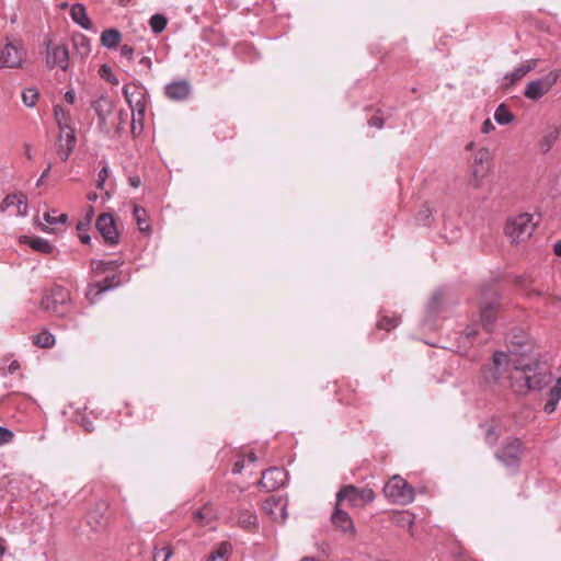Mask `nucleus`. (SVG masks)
Segmentation results:
<instances>
[{
    "instance_id": "nucleus-42",
    "label": "nucleus",
    "mask_w": 561,
    "mask_h": 561,
    "mask_svg": "<svg viewBox=\"0 0 561 561\" xmlns=\"http://www.w3.org/2000/svg\"><path fill=\"white\" fill-rule=\"evenodd\" d=\"M99 75L102 79L112 83L113 85H117L119 83L117 77L113 73L112 69L107 65H102L99 69Z\"/></svg>"
},
{
    "instance_id": "nucleus-48",
    "label": "nucleus",
    "mask_w": 561,
    "mask_h": 561,
    "mask_svg": "<svg viewBox=\"0 0 561 561\" xmlns=\"http://www.w3.org/2000/svg\"><path fill=\"white\" fill-rule=\"evenodd\" d=\"M367 124L370 127H376L378 129H381L385 126V119L379 115H374L373 117H370L368 119Z\"/></svg>"
},
{
    "instance_id": "nucleus-34",
    "label": "nucleus",
    "mask_w": 561,
    "mask_h": 561,
    "mask_svg": "<svg viewBox=\"0 0 561 561\" xmlns=\"http://www.w3.org/2000/svg\"><path fill=\"white\" fill-rule=\"evenodd\" d=\"M494 119L500 125H507L514 119V115L505 104H500L495 110Z\"/></svg>"
},
{
    "instance_id": "nucleus-47",
    "label": "nucleus",
    "mask_w": 561,
    "mask_h": 561,
    "mask_svg": "<svg viewBox=\"0 0 561 561\" xmlns=\"http://www.w3.org/2000/svg\"><path fill=\"white\" fill-rule=\"evenodd\" d=\"M432 213L427 207L421 209L416 215V220L423 226L430 225Z\"/></svg>"
},
{
    "instance_id": "nucleus-63",
    "label": "nucleus",
    "mask_w": 561,
    "mask_h": 561,
    "mask_svg": "<svg viewBox=\"0 0 561 561\" xmlns=\"http://www.w3.org/2000/svg\"><path fill=\"white\" fill-rule=\"evenodd\" d=\"M85 432L91 433L94 430L92 422H87L83 424Z\"/></svg>"
},
{
    "instance_id": "nucleus-14",
    "label": "nucleus",
    "mask_w": 561,
    "mask_h": 561,
    "mask_svg": "<svg viewBox=\"0 0 561 561\" xmlns=\"http://www.w3.org/2000/svg\"><path fill=\"white\" fill-rule=\"evenodd\" d=\"M96 229L102 234L106 244L114 245L118 243L119 233L112 215L101 214L96 220Z\"/></svg>"
},
{
    "instance_id": "nucleus-29",
    "label": "nucleus",
    "mask_w": 561,
    "mask_h": 561,
    "mask_svg": "<svg viewBox=\"0 0 561 561\" xmlns=\"http://www.w3.org/2000/svg\"><path fill=\"white\" fill-rule=\"evenodd\" d=\"M55 343V336L46 329L33 336V344L41 348H50Z\"/></svg>"
},
{
    "instance_id": "nucleus-32",
    "label": "nucleus",
    "mask_w": 561,
    "mask_h": 561,
    "mask_svg": "<svg viewBox=\"0 0 561 561\" xmlns=\"http://www.w3.org/2000/svg\"><path fill=\"white\" fill-rule=\"evenodd\" d=\"M215 518V512L210 505H205L194 513V520L201 526L208 525Z\"/></svg>"
},
{
    "instance_id": "nucleus-9",
    "label": "nucleus",
    "mask_w": 561,
    "mask_h": 561,
    "mask_svg": "<svg viewBox=\"0 0 561 561\" xmlns=\"http://www.w3.org/2000/svg\"><path fill=\"white\" fill-rule=\"evenodd\" d=\"M522 445L519 438L508 437L495 453V458L505 467L516 470L520 462Z\"/></svg>"
},
{
    "instance_id": "nucleus-37",
    "label": "nucleus",
    "mask_w": 561,
    "mask_h": 561,
    "mask_svg": "<svg viewBox=\"0 0 561 561\" xmlns=\"http://www.w3.org/2000/svg\"><path fill=\"white\" fill-rule=\"evenodd\" d=\"M482 426L485 428V432H484L485 444H488L491 447L494 446L501 436L499 426L493 425V424H485Z\"/></svg>"
},
{
    "instance_id": "nucleus-13",
    "label": "nucleus",
    "mask_w": 561,
    "mask_h": 561,
    "mask_svg": "<svg viewBox=\"0 0 561 561\" xmlns=\"http://www.w3.org/2000/svg\"><path fill=\"white\" fill-rule=\"evenodd\" d=\"M46 64L49 68L58 67L67 70L69 66V51L65 45L53 44L47 45Z\"/></svg>"
},
{
    "instance_id": "nucleus-45",
    "label": "nucleus",
    "mask_w": 561,
    "mask_h": 561,
    "mask_svg": "<svg viewBox=\"0 0 561 561\" xmlns=\"http://www.w3.org/2000/svg\"><path fill=\"white\" fill-rule=\"evenodd\" d=\"M107 510V505L105 503H100L96 505V510L92 513H90L89 515V518H90V523H92V520L96 524V526H102V520H101V513L105 512Z\"/></svg>"
},
{
    "instance_id": "nucleus-35",
    "label": "nucleus",
    "mask_w": 561,
    "mask_h": 561,
    "mask_svg": "<svg viewBox=\"0 0 561 561\" xmlns=\"http://www.w3.org/2000/svg\"><path fill=\"white\" fill-rule=\"evenodd\" d=\"M27 243L33 250L41 253L49 254L54 250L53 245L47 240L42 238L27 239Z\"/></svg>"
},
{
    "instance_id": "nucleus-58",
    "label": "nucleus",
    "mask_w": 561,
    "mask_h": 561,
    "mask_svg": "<svg viewBox=\"0 0 561 561\" xmlns=\"http://www.w3.org/2000/svg\"><path fill=\"white\" fill-rule=\"evenodd\" d=\"M19 368H20V364H19V362L13 360V362L9 365L8 370H9V373H10V374H13V373H14V371H16Z\"/></svg>"
},
{
    "instance_id": "nucleus-43",
    "label": "nucleus",
    "mask_w": 561,
    "mask_h": 561,
    "mask_svg": "<svg viewBox=\"0 0 561 561\" xmlns=\"http://www.w3.org/2000/svg\"><path fill=\"white\" fill-rule=\"evenodd\" d=\"M490 160H491V153H490L489 149L480 148L474 156L473 164L489 165Z\"/></svg>"
},
{
    "instance_id": "nucleus-60",
    "label": "nucleus",
    "mask_w": 561,
    "mask_h": 561,
    "mask_svg": "<svg viewBox=\"0 0 561 561\" xmlns=\"http://www.w3.org/2000/svg\"><path fill=\"white\" fill-rule=\"evenodd\" d=\"M553 252L561 257V240L557 241L553 245Z\"/></svg>"
},
{
    "instance_id": "nucleus-46",
    "label": "nucleus",
    "mask_w": 561,
    "mask_h": 561,
    "mask_svg": "<svg viewBox=\"0 0 561 561\" xmlns=\"http://www.w3.org/2000/svg\"><path fill=\"white\" fill-rule=\"evenodd\" d=\"M558 136H559V130L554 129L543 137L542 148L545 151H548L551 148L553 142L557 140Z\"/></svg>"
},
{
    "instance_id": "nucleus-28",
    "label": "nucleus",
    "mask_w": 561,
    "mask_h": 561,
    "mask_svg": "<svg viewBox=\"0 0 561 561\" xmlns=\"http://www.w3.org/2000/svg\"><path fill=\"white\" fill-rule=\"evenodd\" d=\"M92 108L95 111L100 122H105L107 115L112 111L111 101L107 98L101 96L92 102Z\"/></svg>"
},
{
    "instance_id": "nucleus-39",
    "label": "nucleus",
    "mask_w": 561,
    "mask_h": 561,
    "mask_svg": "<svg viewBox=\"0 0 561 561\" xmlns=\"http://www.w3.org/2000/svg\"><path fill=\"white\" fill-rule=\"evenodd\" d=\"M149 24L151 30L159 34L167 27L168 20L162 14H154L150 18Z\"/></svg>"
},
{
    "instance_id": "nucleus-56",
    "label": "nucleus",
    "mask_w": 561,
    "mask_h": 561,
    "mask_svg": "<svg viewBox=\"0 0 561 561\" xmlns=\"http://www.w3.org/2000/svg\"><path fill=\"white\" fill-rule=\"evenodd\" d=\"M128 182L134 188H138L141 185V180L139 176H130Z\"/></svg>"
},
{
    "instance_id": "nucleus-2",
    "label": "nucleus",
    "mask_w": 561,
    "mask_h": 561,
    "mask_svg": "<svg viewBox=\"0 0 561 561\" xmlns=\"http://www.w3.org/2000/svg\"><path fill=\"white\" fill-rule=\"evenodd\" d=\"M511 369V357L502 351H496L490 363L481 367V383L485 387L502 386Z\"/></svg>"
},
{
    "instance_id": "nucleus-24",
    "label": "nucleus",
    "mask_w": 561,
    "mask_h": 561,
    "mask_svg": "<svg viewBox=\"0 0 561 561\" xmlns=\"http://www.w3.org/2000/svg\"><path fill=\"white\" fill-rule=\"evenodd\" d=\"M72 45L81 58H85L91 53V42L85 35L78 33L72 36Z\"/></svg>"
},
{
    "instance_id": "nucleus-3",
    "label": "nucleus",
    "mask_w": 561,
    "mask_h": 561,
    "mask_svg": "<svg viewBox=\"0 0 561 561\" xmlns=\"http://www.w3.org/2000/svg\"><path fill=\"white\" fill-rule=\"evenodd\" d=\"M123 94L131 108V131L136 133L137 125H139V130H141L147 107L146 89L138 83H127L123 88Z\"/></svg>"
},
{
    "instance_id": "nucleus-27",
    "label": "nucleus",
    "mask_w": 561,
    "mask_h": 561,
    "mask_svg": "<svg viewBox=\"0 0 561 561\" xmlns=\"http://www.w3.org/2000/svg\"><path fill=\"white\" fill-rule=\"evenodd\" d=\"M70 15H71L72 20L76 23H78L80 26H82L83 28L89 30L92 27V24H91L90 19L88 18L85 8L82 4H79V3L73 4L71 8V11H70Z\"/></svg>"
},
{
    "instance_id": "nucleus-51",
    "label": "nucleus",
    "mask_w": 561,
    "mask_h": 561,
    "mask_svg": "<svg viewBox=\"0 0 561 561\" xmlns=\"http://www.w3.org/2000/svg\"><path fill=\"white\" fill-rule=\"evenodd\" d=\"M108 176V169L106 167H104L100 172H99V181H98V187L99 188H102L103 186V183L105 182L106 178Z\"/></svg>"
},
{
    "instance_id": "nucleus-36",
    "label": "nucleus",
    "mask_w": 561,
    "mask_h": 561,
    "mask_svg": "<svg viewBox=\"0 0 561 561\" xmlns=\"http://www.w3.org/2000/svg\"><path fill=\"white\" fill-rule=\"evenodd\" d=\"M391 520L399 527H412L414 523V515L409 512H398L391 516Z\"/></svg>"
},
{
    "instance_id": "nucleus-15",
    "label": "nucleus",
    "mask_w": 561,
    "mask_h": 561,
    "mask_svg": "<svg viewBox=\"0 0 561 561\" xmlns=\"http://www.w3.org/2000/svg\"><path fill=\"white\" fill-rule=\"evenodd\" d=\"M262 510L275 522L283 523L288 516L287 501L282 497H275L274 495L263 502Z\"/></svg>"
},
{
    "instance_id": "nucleus-18",
    "label": "nucleus",
    "mask_w": 561,
    "mask_h": 561,
    "mask_svg": "<svg viewBox=\"0 0 561 561\" xmlns=\"http://www.w3.org/2000/svg\"><path fill=\"white\" fill-rule=\"evenodd\" d=\"M10 207H15L14 215L25 216L27 214V198L22 193H14L7 195L0 205L2 211L8 210Z\"/></svg>"
},
{
    "instance_id": "nucleus-49",
    "label": "nucleus",
    "mask_w": 561,
    "mask_h": 561,
    "mask_svg": "<svg viewBox=\"0 0 561 561\" xmlns=\"http://www.w3.org/2000/svg\"><path fill=\"white\" fill-rule=\"evenodd\" d=\"M121 56L126 58L128 61H131L134 57V48L126 44L121 46Z\"/></svg>"
},
{
    "instance_id": "nucleus-41",
    "label": "nucleus",
    "mask_w": 561,
    "mask_h": 561,
    "mask_svg": "<svg viewBox=\"0 0 561 561\" xmlns=\"http://www.w3.org/2000/svg\"><path fill=\"white\" fill-rule=\"evenodd\" d=\"M38 95L39 94L36 89L28 88L22 92V101L26 106L33 107L38 100Z\"/></svg>"
},
{
    "instance_id": "nucleus-62",
    "label": "nucleus",
    "mask_w": 561,
    "mask_h": 561,
    "mask_svg": "<svg viewBox=\"0 0 561 561\" xmlns=\"http://www.w3.org/2000/svg\"><path fill=\"white\" fill-rule=\"evenodd\" d=\"M259 457L253 451H248V462H254Z\"/></svg>"
},
{
    "instance_id": "nucleus-55",
    "label": "nucleus",
    "mask_w": 561,
    "mask_h": 561,
    "mask_svg": "<svg viewBox=\"0 0 561 561\" xmlns=\"http://www.w3.org/2000/svg\"><path fill=\"white\" fill-rule=\"evenodd\" d=\"M139 65L142 66L146 70H150L152 66V61L149 57H142L139 60Z\"/></svg>"
},
{
    "instance_id": "nucleus-12",
    "label": "nucleus",
    "mask_w": 561,
    "mask_h": 561,
    "mask_svg": "<svg viewBox=\"0 0 561 561\" xmlns=\"http://www.w3.org/2000/svg\"><path fill=\"white\" fill-rule=\"evenodd\" d=\"M287 479V472L278 467H270L262 472L257 482L259 488L266 492H272L283 486Z\"/></svg>"
},
{
    "instance_id": "nucleus-52",
    "label": "nucleus",
    "mask_w": 561,
    "mask_h": 561,
    "mask_svg": "<svg viewBox=\"0 0 561 561\" xmlns=\"http://www.w3.org/2000/svg\"><path fill=\"white\" fill-rule=\"evenodd\" d=\"M478 331L473 328L471 329H467L465 332H463V337L468 341V342H471L476 335H477Z\"/></svg>"
},
{
    "instance_id": "nucleus-54",
    "label": "nucleus",
    "mask_w": 561,
    "mask_h": 561,
    "mask_svg": "<svg viewBox=\"0 0 561 561\" xmlns=\"http://www.w3.org/2000/svg\"><path fill=\"white\" fill-rule=\"evenodd\" d=\"M65 101L68 103V104H75L76 102V93L73 90H68L66 93H65Z\"/></svg>"
},
{
    "instance_id": "nucleus-53",
    "label": "nucleus",
    "mask_w": 561,
    "mask_h": 561,
    "mask_svg": "<svg viewBox=\"0 0 561 561\" xmlns=\"http://www.w3.org/2000/svg\"><path fill=\"white\" fill-rule=\"evenodd\" d=\"M493 129H494V125H493V123L491 122V119H489V118H488V119H485V121L483 122V124H482V128H481L482 133H483V134H488V133H490V131H491V130H493Z\"/></svg>"
},
{
    "instance_id": "nucleus-6",
    "label": "nucleus",
    "mask_w": 561,
    "mask_h": 561,
    "mask_svg": "<svg viewBox=\"0 0 561 561\" xmlns=\"http://www.w3.org/2000/svg\"><path fill=\"white\" fill-rule=\"evenodd\" d=\"M383 494L393 503L407 505L414 500L413 488L400 476H393L383 486Z\"/></svg>"
},
{
    "instance_id": "nucleus-7",
    "label": "nucleus",
    "mask_w": 561,
    "mask_h": 561,
    "mask_svg": "<svg viewBox=\"0 0 561 561\" xmlns=\"http://www.w3.org/2000/svg\"><path fill=\"white\" fill-rule=\"evenodd\" d=\"M26 58V50L22 41L12 39L8 41L5 45L0 50V69L10 68L16 69L21 68Z\"/></svg>"
},
{
    "instance_id": "nucleus-50",
    "label": "nucleus",
    "mask_w": 561,
    "mask_h": 561,
    "mask_svg": "<svg viewBox=\"0 0 561 561\" xmlns=\"http://www.w3.org/2000/svg\"><path fill=\"white\" fill-rule=\"evenodd\" d=\"M13 437L11 431L0 426V444L9 443Z\"/></svg>"
},
{
    "instance_id": "nucleus-20",
    "label": "nucleus",
    "mask_w": 561,
    "mask_h": 561,
    "mask_svg": "<svg viewBox=\"0 0 561 561\" xmlns=\"http://www.w3.org/2000/svg\"><path fill=\"white\" fill-rule=\"evenodd\" d=\"M538 65V59H529L526 61V64L520 65L517 67L513 72L507 73L504 77V80L507 81L505 83V87L514 85L517 83L520 79H523L528 72L534 70Z\"/></svg>"
},
{
    "instance_id": "nucleus-44",
    "label": "nucleus",
    "mask_w": 561,
    "mask_h": 561,
    "mask_svg": "<svg viewBox=\"0 0 561 561\" xmlns=\"http://www.w3.org/2000/svg\"><path fill=\"white\" fill-rule=\"evenodd\" d=\"M172 553L170 546H163L162 548L154 547L153 561H168Z\"/></svg>"
},
{
    "instance_id": "nucleus-17",
    "label": "nucleus",
    "mask_w": 561,
    "mask_h": 561,
    "mask_svg": "<svg viewBox=\"0 0 561 561\" xmlns=\"http://www.w3.org/2000/svg\"><path fill=\"white\" fill-rule=\"evenodd\" d=\"M75 130L60 131L57 139V154L62 161H67L76 146Z\"/></svg>"
},
{
    "instance_id": "nucleus-26",
    "label": "nucleus",
    "mask_w": 561,
    "mask_h": 561,
    "mask_svg": "<svg viewBox=\"0 0 561 561\" xmlns=\"http://www.w3.org/2000/svg\"><path fill=\"white\" fill-rule=\"evenodd\" d=\"M561 399V378H559L554 386L549 390V399L546 402L543 410L550 414L556 411L557 404Z\"/></svg>"
},
{
    "instance_id": "nucleus-5",
    "label": "nucleus",
    "mask_w": 561,
    "mask_h": 561,
    "mask_svg": "<svg viewBox=\"0 0 561 561\" xmlns=\"http://www.w3.org/2000/svg\"><path fill=\"white\" fill-rule=\"evenodd\" d=\"M500 306L499 293L486 287L482 290V299L480 301V321L483 329L491 333L493 324L496 321V310Z\"/></svg>"
},
{
    "instance_id": "nucleus-19",
    "label": "nucleus",
    "mask_w": 561,
    "mask_h": 561,
    "mask_svg": "<svg viewBox=\"0 0 561 561\" xmlns=\"http://www.w3.org/2000/svg\"><path fill=\"white\" fill-rule=\"evenodd\" d=\"M191 93V84L186 80H180L169 83L164 88V94L172 101H183Z\"/></svg>"
},
{
    "instance_id": "nucleus-61",
    "label": "nucleus",
    "mask_w": 561,
    "mask_h": 561,
    "mask_svg": "<svg viewBox=\"0 0 561 561\" xmlns=\"http://www.w3.org/2000/svg\"><path fill=\"white\" fill-rule=\"evenodd\" d=\"M44 218L45 220L48 222V224H55L57 222V218L53 217L49 213H46L44 215Z\"/></svg>"
},
{
    "instance_id": "nucleus-1",
    "label": "nucleus",
    "mask_w": 561,
    "mask_h": 561,
    "mask_svg": "<svg viewBox=\"0 0 561 561\" xmlns=\"http://www.w3.org/2000/svg\"><path fill=\"white\" fill-rule=\"evenodd\" d=\"M510 388L517 396L539 391L551 381V375L540 367L537 357H511V369L506 376Z\"/></svg>"
},
{
    "instance_id": "nucleus-10",
    "label": "nucleus",
    "mask_w": 561,
    "mask_h": 561,
    "mask_svg": "<svg viewBox=\"0 0 561 561\" xmlns=\"http://www.w3.org/2000/svg\"><path fill=\"white\" fill-rule=\"evenodd\" d=\"M561 77V70H552L545 77L528 82L525 88V98L537 101L548 93Z\"/></svg>"
},
{
    "instance_id": "nucleus-21",
    "label": "nucleus",
    "mask_w": 561,
    "mask_h": 561,
    "mask_svg": "<svg viewBox=\"0 0 561 561\" xmlns=\"http://www.w3.org/2000/svg\"><path fill=\"white\" fill-rule=\"evenodd\" d=\"M339 505L340 504L336 503L335 510L331 516L332 524L344 533H354L355 528L351 516L339 508Z\"/></svg>"
},
{
    "instance_id": "nucleus-16",
    "label": "nucleus",
    "mask_w": 561,
    "mask_h": 561,
    "mask_svg": "<svg viewBox=\"0 0 561 561\" xmlns=\"http://www.w3.org/2000/svg\"><path fill=\"white\" fill-rule=\"evenodd\" d=\"M510 352L508 357H519L524 353L526 357H537L531 353V345L527 342L525 334H511L508 337Z\"/></svg>"
},
{
    "instance_id": "nucleus-25",
    "label": "nucleus",
    "mask_w": 561,
    "mask_h": 561,
    "mask_svg": "<svg viewBox=\"0 0 561 561\" xmlns=\"http://www.w3.org/2000/svg\"><path fill=\"white\" fill-rule=\"evenodd\" d=\"M100 41L104 47L113 49L119 45L122 41V34L116 28H107L102 32Z\"/></svg>"
},
{
    "instance_id": "nucleus-64",
    "label": "nucleus",
    "mask_w": 561,
    "mask_h": 561,
    "mask_svg": "<svg viewBox=\"0 0 561 561\" xmlns=\"http://www.w3.org/2000/svg\"><path fill=\"white\" fill-rule=\"evenodd\" d=\"M50 169H51V164L49 163V164L47 165V168L43 171V173H42V175H41V180H44L45 178H47V176H48Z\"/></svg>"
},
{
    "instance_id": "nucleus-23",
    "label": "nucleus",
    "mask_w": 561,
    "mask_h": 561,
    "mask_svg": "<svg viewBox=\"0 0 561 561\" xmlns=\"http://www.w3.org/2000/svg\"><path fill=\"white\" fill-rule=\"evenodd\" d=\"M115 285H116V283H114V277L113 278H105L103 282L91 284L88 287L85 296L93 304V302H95V297L96 296H99L103 291L114 287Z\"/></svg>"
},
{
    "instance_id": "nucleus-30",
    "label": "nucleus",
    "mask_w": 561,
    "mask_h": 561,
    "mask_svg": "<svg viewBox=\"0 0 561 561\" xmlns=\"http://www.w3.org/2000/svg\"><path fill=\"white\" fill-rule=\"evenodd\" d=\"M489 172H490V165L473 164L472 173H471V178H470V184L474 188H479L481 186L483 179H485L488 176Z\"/></svg>"
},
{
    "instance_id": "nucleus-33",
    "label": "nucleus",
    "mask_w": 561,
    "mask_h": 561,
    "mask_svg": "<svg viewBox=\"0 0 561 561\" xmlns=\"http://www.w3.org/2000/svg\"><path fill=\"white\" fill-rule=\"evenodd\" d=\"M230 550V543L224 541L209 554L207 561H227Z\"/></svg>"
},
{
    "instance_id": "nucleus-59",
    "label": "nucleus",
    "mask_w": 561,
    "mask_h": 561,
    "mask_svg": "<svg viewBox=\"0 0 561 561\" xmlns=\"http://www.w3.org/2000/svg\"><path fill=\"white\" fill-rule=\"evenodd\" d=\"M242 468H243V463L242 461H237L232 468V472L233 473H241L242 471Z\"/></svg>"
},
{
    "instance_id": "nucleus-38",
    "label": "nucleus",
    "mask_w": 561,
    "mask_h": 561,
    "mask_svg": "<svg viewBox=\"0 0 561 561\" xmlns=\"http://www.w3.org/2000/svg\"><path fill=\"white\" fill-rule=\"evenodd\" d=\"M400 317H388L381 316L376 323V328L379 330L391 331L400 323Z\"/></svg>"
},
{
    "instance_id": "nucleus-57",
    "label": "nucleus",
    "mask_w": 561,
    "mask_h": 561,
    "mask_svg": "<svg viewBox=\"0 0 561 561\" xmlns=\"http://www.w3.org/2000/svg\"><path fill=\"white\" fill-rule=\"evenodd\" d=\"M256 523H257L256 516L248 513V529L251 526H256Z\"/></svg>"
},
{
    "instance_id": "nucleus-31",
    "label": "nucleus",
    "mask_w": 561,
    "mask_h": 561,
    "mask_svg": "<svg viewBox=\"0 0 561 561\" xmlns=\"http://www.w3.org/2000/svg\"><path fill=\"white\" fill-rule=\"evenodd\" d=\"M134 218L137 222L138 229L141 232H149L150 231V225L148 220V215L145 208L135 205L133 210Z\"/></svg>"
},
{
    "instance_id": "nucleus-40",
    "label": "nucleus",
    "mask_w": 561,
    "mask_h": 561,
    "mask_svg": "<svg viewBox=\"0 0 561 561\" xmlns=\"http://www.w3.org/2000/svg\"><path fill=\"white\" fill-rule=\"evenodd\" d=\"M119 263L117 261H93L91 266L95 272H106L113 271L118 267Z\"/></svg>"
},
{
    "instance_id": "nucleus-11",
    "label": "nucleus",
    "mask_w": 561,
    "mask_h": 561,
    "mask_svg": "<svg viewBox=\"0 0 561 561\" xmlns=\"http://www.w3.org/2000/svg\"><path fill=\"white\" fill-rule=\"evenodd\" d=\"M337 504L348 501L352 506H362L375 500V492L369 488L359 489L353 484L343 486L336 494Z\"/></svg>"
},
{
    "instance_id": "nucleus-8",
    "label": "nucleus",
    "mask_w": 561,
    "mask_h": 561,
    "mask_svg": "<svg viewBox=\"0 0 561 561\" xmlns=\"http://www.w3.org/2000/svg\"><path fill=\"white\" fill-rule=\"evenodd\" d=\"M535 229L533 224V216L524 213L510 219L505 226V233L513 242L525 241L528 239Z\"/></svg>"
},
{
    "instance_id": "nucleus-22",
    "label": "nucleus",
    "mask_w": 561,
    "mask_h": 561,
    "mask_svg": "<svg viewBox=\"0 0 561 561\" xmlns=\"http://www.w3.org/2000/svg\"><path fill=\"white\" fill-rule=\"evenodd\" d=\"M54 117L60 131L75 130L70 112L64 106L57 104L54 106Z\"/></svg>"
},
{
    "instance_id": "nucleus-4",
    "label": "nucleus",
    "mask_w": 561,
    "mask_h": 561,
    "mask_svg": "<svg viewBox=\"0 0 561 561\" xmlns=\"http://www.w3.org/2000/svg\"><path fill=\"white\" fill-rule=\"evenodd\" d=\"M41 308L57 317L66 316L71 310L70 291L60 285H54L44 293Z\"/></svg>"
}]
</instances>
